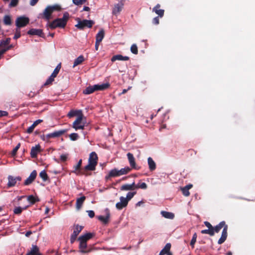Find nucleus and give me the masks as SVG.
Returning <instances> with one entry per match:
<instances>
[{
    "mask_svg": "<svg viewBox=\"0 0 255 255\" xmlns=\"http://www.w3.org/2000/svg\"><path fill=\"white\" fill-rule=\"evenodd\" d=\"M40 177L44 180H47L48 178L47 174L45 170H42L39 174Z\"/></svg>",
    "mask_w": 255,
    "mask_h": 255,
    "instance_id": "39",
    "label": "nucleus"
},
{
    "mask_svg": "<svg viewBox=\"0 0 255 255\" xmlns=\"http://www.w3.org/2000/svg\"><path fill=\"white\" fill-rule=\"evenodd\" d=\"M227 225H226L225 222L224 221H222L215 227H213L212 229L214 231V234L215 233H218L222 228H224Z\"/></svg>",
    "mask_w": 255,
    "mask_h": 255,
    "instance_id": "26",
    "label": "nucleus"
},
{
    "mask_svg": "<svg viewBox=\"0 0 255 255\" xmlns=\"http://www.w3.org/2000/svg\"><path fill=\"white\" fill-rule=\"evenodd\" d=\"M204 224L205 225V226L208 228V229H213V227L211 225V224L207 222V221H205L204 222Z\"/></svg>",
    "mask_w": 255,
    "mask_h": 255,
    "instance_id": "57",
    "label": "nucleus"
},
{
    "mask_svg": "<svg viewBox=\"0 0 255 255\" xmlns=\"http://www.w3.org/2000/svg\"><path fill=\"white\" fill-rule=\"evenodd\" d=\"M26 255H40L38 248L35 245H32L30 251L27 253Z\"/></svg>",
    "mask_w": 255,
    "mask_h": 255,
    "instance_id": "25",
    "label": "nucleus"
},
{
    "mask_svg": "<svg viewBox=\"0 0 255 255\" xmlns=\"http://www.w3.org/2000/svg\"><path fill=\"white\" fill-rule=\"evenodd\" d=\"M93 234L88 233L80 236L78 238V241H81L87 243V241L91 239L93 237Z\"/></svg>",
    "mask_w": 255,
    "mask_h": 255,
    "instance_id": "15",
    "label": "nucleus"
},
{
    "mask_svg": "<svg viewBox=\"0 0 255 255\" xmlns=\"http://www.w3.org/2000/svg\"><path fill=\"white\" fill-rule=\"evenodd\" d=\"M69 17V14L66 12L64 13L63 17L57 18L52 22H48L46 25L48 28L51 29H55L56 28H64L66 25L67 20Z\"/></svg>",
    "mask_w": 255,
    "mask_h": 255,
    "instance_id": "1",
    "label": "nucleus"
},
{
    "mask_svg": "<svg viewBox=\"0 0 255 255\" xmlns=\"http://www.w3.org/2000/svg\"><path fill=\"white\" fill-rule=\"evenodd\" d=\"M7 115V113L5 111H0V117L6 116Z\"/></svg>",
    "mask_w": 255,
    "mask_h": 255,
    "instance_id": "60",
    "label": "nucleus"
},
{
    "mask_svg": "<svg viewBox=\"0 0 255 255\" xmlns=\"http://www.w3.org/2000/svg\"><path fill=\"white\" fill-rule=\"evenodd\" d=\"M41 151L40 146L39 144H37L35 146L31 148L30 155L31 157L35 158L37 156V154Z\"/></svg>",
    "mask_w": 255,
    "mask_h": 255,
    "instance_id": "17",
    "label": "nucleus"
},
{
    "mask_svg": "<svg viewBox=\"0 0 255 255\" xmlns=\"http://www.w3.org/2000/svg\"><path fill=\"white\" fill-rule=\"evenodd\" d=\"M94 86L96 91H102L108 88L109 86V84L108 83H104L95 85Z\"/></svg>",
    "mask_w": 255,
    "mask_h": 255,
    "instance_id": "27",
    "label": "nucleus"
},
{
    "mask_svg": "<svg viewBox=\"0 0 255 255\" xmlns=\"http://www.w3.org/2000/svg\"><path fill=\"white\" fill-rule=\"evenodd\" d=\"M86 197L84 196L81 197L77 199L76 203V207L77 210H79L81 209L82 206V205L85 200Z\"/></svg>",
    "mask_w": 255,
    "mask_h": 255,
    "instance_id": "24",
    "label": "nucleus"
},
{
    "mask_svg": "<svg viewBox=\"0 0 255 255\" xmlns=\"http://www.w3.org/2000/svg\"><path fill=\"white\" fill-rule=\"evenodd\" d=\"M70 139L72 141H75L78 139L79 135L76 133H72L69 135Z\"/></svg>",
    "mask_w": 255,
    "mask_h": 255,
    "instance_id": "42",
    "label": "nucleus"
},
{
    "mask_svg": "<svg viewBox=\"0 0 255 255\" xmlns=\"http://www.w3.org/2000/svg\"><path fill=\"white\" fill-rule=\"evenodd\" d=\"M128 60H129V57L128 56H123L120 54L114 56L111 59V61L112 62H114L116 60L127 61Z\"/></svg>",
    "mask_w": 255,
    "mask_h": 255,
    "instance_id": "22",
    "label": "nucleus"
},
{
    "mask_svg": "<svg viewBox=\"0 0 255 255\" xmlns=\"http://www.w3.org/2000/svg\"><path fill=\"white\" fill-rule=\"evenodd\" d=\"M27 33L30 35H37L39 36H41L42 34V30L40 29H31Z\"/></svg>",
    "mask_w": 255,
    "mask_h": 255,
    "instance_id": "29",
    "label": "nucleus"
},
{
    "mask_svg": "<svg viewBox=\"0 0 255 255\" xmlns=\"http://www.w3.org/2000/svg\"><path fill=\"white\" fill-rule=\"evenodd\" d=\"M27 208V207H25V208H22L20 207H16L14 209V213L15 214H19L21 213L22 211L24 209H25Z\"/></svg>",
    "mask_w": 255,
    "mask_h": 255,
    "instance_id": "45",
    "label": "nucleus"
},
{
    "mask_svg": "<svg viewBox=\"0 0 255 255\" xmlns=\"http://www.w3.org/2000/svg\"><path fill=\"white\" fill-rule=\"evenodd\" d=\"M2 42V44L6 45L8 44L10 42V38H7L5 40L1 41Z\"/></svg>",
    "mask_w": 255,
    "mask_h": 255,
    "instance_id": "61",
    "label": "nucleus"
},
{
    "mask_svg": "<svg viewBox=\"0 0 255 255\" xmlns=\"http://www.w3.org/2000/svg\"><path fill=\"white\" fill-rule=\"evenodd\" d=\"M105 211L106 214V216H100L98 217V218L99 220H100L104 223H107L109 221L110 216V211L108 209H106Z\"/></svg>",
    "mask_w": 255,
    "mask_h": 255,
    "instance_id": "18",
    "label": "nucleus"
},
{
    "mask_svg": "<svg viewBox=\"0 0 255 255\" xmlns=\"http://www.w3.org/2000/svg\"><path fill=\"white\" fill-rule=\"evenodd\" d=\"M197 237V236L196 233H195L193 236L192 239L190 242V245L192 247V248H194V245L196 242Z\"/></svg>",
    "mask_w": 255,
    "mask_h": 255,
    "instance_id": "47",
    "label": "nucleus"
},
{
    "mask_svg": "<svg viewBox=\"0 0 255 255\" xmlns=\"http://www.w3.org/2000/svg\"><path fill=\"white\" fill-rule=\"evenodd\" d=\"M170 248L171 244L170 243L166 244L164 248L160 251L159 255H164L166 254V253L170 251Z\"/></svg>",
    "mask_w": 255,
    "mask_h": 255,
    "instance_id": "30",
    "label": "nucleus"
},
{
    "mask_svg": "<svg viewBox=\"0 0 255 255\" xmlns=\"http://www.w3.org/2000/svg\"><path fill=\"white\" fill-rule=\"evenodd\" d=\"M3 22L5 25H10L11 24L10 16L9 15H5L3 17Z\"/></svg>",
    "mask_w": 255,
    "mask_h": 255,
    "instance_id": "36",
    "label": "nucleus"
},
{
    "mask_svg": "<svg viewBox=\"0 0 255 255\" xmlns=\"http://www.w3.org/2000/svg\"><path fill=\"white\" fill-rule=\"evenodd\" d=\"M81 164H82V160L80 159L78 161L77 164L75 166V171L78 170L79 169L80 166H81Z\"/></svg>",
    "mask_w": 255,
    "mask_h": 255,
    "instance_id": "54",
    "label": "nucleus"
},
{
    "mask_svg": "<svg viewBox=\"0 0 255 255\" xmlns=\"http://www.w3.org/2000/svg\"><path fill=\"white\" fill-rule=\"evenodd\" d=\"M105 36V31L104 29H101L99 32L97 34L96 38V41L101 42Z\"/></svg>",
    "mask_w": 255,
    "mask_h": 255,
    "instance_id": "28",
    "label": "nucleus"
},
{
    "mask_svg": "<svg viewBox=\"0 0 255 255\" xmlns=\"http://www.w3.org/2000/svg\"><path fill=\"white\" fill-rule=\"evenodd\" d=\"M77 238V236H75L74 235H71L70 237V242L71 244H73L76 240Z\"/></svg>",
    "mask_w": 255,
    "mask_h": 255,
    "instance_id": "56",
    "label": "nucleus"
},
{
    "mask_svg": "<svg viewBox=\"0 0 255 255\" xmlns=\"http://www.w3.org/2000/svg\"><path fill=\"white\" fill-rule=\"evenodd\" d=\"M130 51L131 52L134 54H136L138 53L137 47L135 44H133L130 47Z\"/></svg>",
    "mask_w": 255,
    "mask_h": 255,
    "instance_id": "40",
    "label": "nucleus"
},
{
    "mask_svg": "<svg viewBox=\"0 0 255 255\" xmlns=\"http://www.w3.org/2000/svg\"><path fill=\"white\" fill-rule=\"evenodd\" d=\"M147 163L150 171H153L156 169V163L151 157H149L147 158Z\"/></svg>",
    "mask_w": 255,
    "mask_h": 255,
    "instance_id": "23",
    "label": "nucleus"
},
{
    "mask_svg": "<svg viewBox=\"0 0 255 255\" xmlns=\"http://www.w3.org/2000/svg\"><path fill=\"white\" fill-rule=\"evenodd\" d=\"M183 194L185 196H188L190 195L189 190L185 187L181 188Z\"/></svg>",
    "mask_w": 255,
    "mask_h": 255,
    "instance_id": "50",
    "label": "nucleus"
},
{
    "mask_svg": "<svg viewBox=\"0 0 255 255\" xmlns=\"http://www.w3.org/2000/svg\"><path fill=\"white\" fill-rule=\"evenodd\" d=\"M88 213V216L90 217V218H93L95 216V213L92 210H89L87 211Z\"/></svg>",
    "mask_w": 255,
    "mask_h": 255,
    "instance_id": "55",
    "label": "nucleus"
},
{
    "mask_svg": "<svg viewBox=\"0 0 255 255\" xmlns=\"http://www.w3.org/2000/svg\"><path fill=\"white\" fill-rule=\"evenodd\" d=\"M55 77H56L51 74L50 77L46 81L45 85L51 84L54 81Z\"/></svg>",
    "mask_w": 255,
    "mask_h": 255,
    "instance_id": "49",
    "label": "nucleus"
},
{
    "mask_svg": "<svg viewBox=\"0 0 255 255\" xmlns=\"http://www.w3.org/2000/svg\"><path fill=\"white\" fill-rule=\"evenodd\" d=\"M70 118L76 116L77 118L84 116L82 111L81 110H71L67 115Z\"/></svg>",
    "mask_w": 255,
    "mask_h": 255,
    "instance_id": "11",
    "label": "nucleus"
},
{
    "mask_svg": "<svg viewBox=\"0 0 255 255\" xmlns=\"http://www.w3.org/2000/svg\"><path fill=\"white\" fill-rule=\"evenodd\" d=\"M21 179V177L19 176H17L16 177H14L12 176H8V183H7V186L8 187H12L14 186L17 181H20Z\"/></svg>",
    "mask_w": 255,
    "mask_h": 255,
    "instance_id": "10",
    "label": "nucleus"
},
{
    "mask_svg": "<svg viewBox=\"0 0 255 255\" xmlns=\"http://www.w3.org/2000/svg\"><path fill=\"white\" fill-rule=\"evenodd\" d=\"M79 242V252L83 254L89 253L91 252V249L88 248L87 244L86 243L78 241Z\"/></svg>",
    "mask_w": 255,
    "mask_h": 255,
    "instance_id": "9",
    "label": "nucleus"
},
{
    "mask_svg": "<svg viewBox=\"0 0 255 255\" xmlns=\"http://www.w3.org/2000/svg\"><path fill=\"white\" fill-rule=\"evenodd\" d=\"M27 200L30 203L33 204L35 203L36 202L38 201L39 199L36 197H35L33 195H30L27 197Z\"/></svg>",
    "mask_w": 255,
    "mask_h": 255,
    "instance_id": "37",
    "label": "nucleus"
},
{
    "mask_svg": "<svg viewBox=\"0 0 255 255\" xmlns=\"http://www.w3.org/2000/svg\"><path fill=\"white\" fill-rule=\"evenodd\" d=\"M84 60V58L83 56L80 55L78 57H77L74 62V64L73 67H75V66L81 64Z\"/></svg>",
    "mask_w": 255,
    "mask_h": 255,
    "instance_id": "34",
    "label": "nucleus"
},
{
    "mask_svg": "<svg viewBox=\"0 0 255 255\" xmlns=\"http://www.w3.org/2000/svg\"><path fill=\"white\" fill-rule=\"evenodd\" d=\"M227 230H228V226H225V227L224 228V229L222 231L221 237L218 240V243L219 244H222L226 240L227 237Z\"/></svg>",
    "mask_w": 255,
    "mask_h": 255,
    "instance_id": "16",
    "label": "nucleus"
},
{
    "mask_svg": "<svg viewBox=\"0 0 255 255\" xmlns=\"http://www.w3.org/2000/svg\"><path fill=\"white\" fill-rule=\"evenodd\" d=\"M201 233L203 234H209L210 236H213L214 235V231L213 229H208L207 230H203L201 231Z\"/></svg>",
    "mask_w": 255,
    "mask_h": 255,
    "instance_id": "38",
    "label": "nucleus"
},
{
    "mask_svg": "<svg viewBox=\"0 0 255 255\" xmlns=\"http://www.w3.org/2000/svg\"><path fill=\"white\" fill-rule=\"evenodd\" d=\"M160 5L159 4H157L154 6L152 11L155 12L156 14L158 15V16L160 17H162L164 15V10L163 9H160Z\"/></svg>",
    "mask_w": 255,
    "mask_h": 255,
    "instance_id": "20",
    "label": "nucleus"
},
{
    "mask_svg": "<svg viewBox=\"0 0 255 255\" xmlns=\"http://www.w3.org/2000/svg\"><path fill=\"white\" fill-rule=\"evenodd\" d=\"M87 0H72L73 3L77 5H82L86 2Z\"/></svg>",
    "mask_w": 255,
    "mask_h": 255,
    "instance_id": "43",
    "label": "nucleus"
},
{
    "mask_svg": "<svg viewBox=\"0 0 255 255\" xmlns=\"http://www.w3.org/2000/svg\"><path fill=\"white\" fill-rule=\"evenodd\" d=\"M131 170V168L128 166L119 170L114 168L111 170L109 173L108 177H115L128 174Z\"/></svg>",
    "mask_w": 255,
    "mask_h": 255,
    "instance_id": "4",
    "label": "nucleus"
},
{
    "mask_svg": "<svg viewBox=\"0 0 255 255\" xmlns=\"http://www.w3.org/2000/svg\"><path fill=\"white\" fill-rule=\"evenodd\" d=\"M136 194L135 192H128L127 194L126 197L125 198L127 200V201L128 202L130 200H131L134 195Z\"/></svg>",
    "mask_w": 255,
    "mask_h": 255,
    "instance_id": "41",
    "label": "nucleus"
},
{
    "mask_svg": "<svg viewBox=\"0 0 255 255\" xmlns=\"http://www.w3.org/2000/svg\"><path fill=\"white\" fill-rule=\"evenodd\" d=\"M67 157H68V154H62L60 156V159L62 161H65L67 160Z\"/></svg>",
    "mask_w": 255,
    "mask_h": 255,
    "instance_id": "53",
    "label": "nucleus"
},
{
    "mask_svg": "<svg viewBox=\"0 0 255 255\" xmlns=\"http://www.w3.org/2000/svg\"><path fill=\"white\" fill-rule=\"evenodd\" d=\"M131 88V87H128V89H124L123 90V92L122 93V94H125L128 90H129V89H130Z\"/></svg>",
    "mask_w": 255,
    "mask_h": 255,
    "instance_id": "63",
    "label": "nucleus"
},
{
    "mask_svg": "<svg viewBox=\"0 0 255 255\" xmlns=\"http://www.w3.org/2000/svg\"><path fill=\"white\" fill-rule=\"evenodd\" d=\"M66 131H67L66 129H63V130H58V131H54L53 132L47 134L46 135V137L47 138H49L59 137L61 135H62L63 133H64L65 132H66Z\"/></svg>",
    "mask_w": 255,
    "mask_h": 255,
    "instance_id": "14",
    "label": "nucleus"
},
{
    "mask_svg": "<svg viewBox=\"0 0 255 255\" xmlns=\"http://www.w3.org/2000/svg\"><path fill=\"white\" fill-rule=\"evenodd\" d=\"M20 35H21V34H20V29L16 28L15 29V33L14 35L13 38L15 39H16L18 38L19 37H20Z\"/></svg>",
    "mask_w": 255,
    "mask_h": 255,
    "instance_id": "48",
    "label": "nucleus"
},
{
    "mask_svg": "<svg viewBox=\"0 0 255 255\" xmlns=\"http://www.w3.org/2000/svg\"><path fill=\"white\" fill-rule=\"evenodd\" d=\"M42 120H38L35 121L33 124L27 130V132L28 133H31L33 131L34 128L39 123H40Z\"/></svg>",
    "mask_w": 255,
    "mask_h": 255,
    "instance_id": "32",
    "label": "nucleus"
},
{
    "mask_svg": "<svg viewBox=\"0 0 255 255\" xmlns=\"http://www.w3.org/2000/svg\"><path fill=\"white\" fill-rule=\"evenodd\" d=\"M137 188H141L142 189H145L147 188V185L144 182L141 183V184H139L136 185H135V189H137Z\"/></svg>",
    "mask_w": 255,
    "mask_h": 255,
    "instance_id": "46",
    "label": "nucleus"
},
{
    "mask_svg": "<svg viewBox=\"0 0 255 255\" xmlns=\"http://www.w3.org/2000/svg\"><path fill=\"white\" fill-rule=\"evenodd\" d=\"M20 143H18L16 146L13 149L12 151V156H14L16 154V152L17 151V150L19 149V148L20 147Z\"/></svg>",
    "mask_w": 255,
    "mask_h": 255,
    "instance_id": "51",
    "label": "nucleus"
},
{
    "mask_svg": "<svg viewBox=\"0 0 255 255\" xmlns=\"http://www.w3.org/2000/svg\"><path fill=\"white\" fill-rule=\"evenodd\" d=\"M127 157L130 166L133 168H136L135 158L133 154L130 152L127 153Z\"/></svg>",
    "mask_w": 255,
    "mask_h": 255,
    "instance_id": "19",
    "label": "nucleus"
},
{
    "mask_svg": "<svg viewBox=\"0 0 255 255\" xmlns=\"http://www.w3.org/2000/svg\"><path fill=\"white\" fill-rule=\"evenodd\" d=\"M153 23L154 24H158L159 23V19L158 17H155L153 19Z\"/></svg>",
    "mask_w": 255,
    "mask_h": 255,
    "instance_id": "58",
    "label": "nucleus"
},
{
    "mask_svg": "<svg viewBox=\"0 0 255 255\" xmlns=\"http://www.w3.org/2000/svg\"><path fill=\"white\" fill-rule=\"evenodd\" d=\"M95 88L94 85L88 87L85 90L83 91V93L84 94H90L95 91Z\"/></svg>",
    "mask_w": 255,
    "mask_h": 255,
    "instance_id": "35",
    "label": "nucleus"
},
{
    "mask_svg": "<svg viewBox=\"0 0 255 255\" xmlns=\"http://www.w3.org/2000/svg\"><path fill=\"white\" fill-rule=\"evenodd\" d=\"M100 43V42H98V41H96V42H95V49H96V50H98Z\"/></svg>",
    "mask_w": 255,
    "mask_h": 255,
    "instance_id": "62",
    "label": "nucleus"
},
{
    "mask_svg": "<svg viewBox=\"0 0 255 255\" xmlns=\"http://www.w3.org/2000/svg\"><path fill=\"white\" fill-rule=\"evenodd\" d=\"M98 163V156L95 152H92L89 156L88 164L85 167L87 170L93 171Z\"/></svg>",
    "mask_w": 255,
    "mask_h": 255,
    "instance_id": "2",
    "label": "nucleus"
},
{
    "mask_svg": "<svg viewBox=\"0 0 255 255\" xmlns=\"http://www.w3.org/2000/svg\"><path fill=\"white\" fill-rule=\"evenodd\" d=\"M90 8H89L88 6H84V7H83V11H89V10H90Z\"/></svg>",
    "mask_w": 255,
    "mask_h": 255,
    "instance_id": "64",
    "label": "nucleus"
},
{
    "mask_svg": "<svg viewBox=\"0 0 255 255\" xmlns=\"http://www.w3.org/2000/svg\"><path fill=\"white\" fill-rule=\"evenodd\" d=\"M39 0H30V4L31 6H34L38 1Z\"/></svg>",
    "mask_w": 255,
    "mask_h": 255,
    "instance_id": "59",
    "label": "nucleus"
},
{
    "mask_svg": "<svg viewBox=\"0 0 255 255\" xmlns=\"http://www.w3.org/2000/svg\"><path fill=\"white\" fill-rule=\"evenodd\" d=\"M83 229V227L81 226L76 225L74 227L73 232L72 235L77 236L79 235V234L81 232L82 230Z\"/></svg>",
    "mask_w": 255,
    "mask_h": 255,
    "instance_id": "33",
    "label": "nucleus"
},
{
    "mask_svg": "<svg viewBox=\"0 0 255 255\" xmlns=\"http://www.w3.org/2000/svg\"><path fill=\"white\" fill-rule=\"evenodd\" d=\"M135 189V184L134 182H133L131 184H124L122 185L121 187V190L124 191H128V190H134Z\"/></svg>",
    "mask_w": 255,
    "mask_h": 255,
    "instance_id": "21",
    "label": "nucleus"
},
{
    "mask_svg": "<svg viewBox=\"0 0 255 255\" xmlns=\"http://www.w3.org/2000/svg\"><path fill=\"white\" fill-rule=\"evenodd\" d=\"M124 5V4L122 3H118L115 4L113 9L112 13L116 15L119 14L122 10Z\"/></svg>",
    "mask_w": 255,
    "mask_h": 255,
    "instance_id": "12",
    "label": "nucleus"
},
{
    "mask_svg": "<svg viewBox=\"0 0 255 255\" xmlns=\"http://www.w3.org/2000/svg\"><path fill=\"white\" fill-rule=\"evenodd\" d=\"M87 123L86 118L84 116L76 118L75 121L73 123L72 128L75 130L84 129Z\"/></svg>",
    "mask_w": 255,
    "mask_h": 255,
    "instance_id": "5",
    "label": "nucleus"
},
{
    "mask_svg": "<svg viewBox=\"0 0 255 255\" xmlns=\"http://www.w3.org/2000/svg\"><path fill=\"white\" fill-rule=\"evenodd\" d=\"M37 173L35 170H33L30 174L29 176L25 180L24 185H28L30 184L35 179Z\"/></svg>",
    "mask_w": 255,
    "mask_h": 255,
    "instance_id": "13",
    "label": "nucleus"
},
{
    "mask_svg": "<svg viewBox=\"0 0 255 255\" xmlns=\"http://www.w3.org/2000/svg\"><path fill=\"white\" fill-rule=\"evenodd\" d=\"M161 214L163 217L167 219H172L174 217V215L171 212L162 211Z\"/></svg>",
    "mask_w": 255,
    "mask_h": 255,
    "instance_id": "31",
    "label": "nucleus"
},
{
    "mask_svg": "<svg viewBox=\"0 0 255 255\" xmlns=\"http://www.w3.org/2000/svg\"><path fill=\"white\" fill-rule=\"evenodd\" d=\"M29 21V18L25 16H20L17 17L15 20L16 28L20 29V27L26 26L28 23Z\"/></svg>",
    "mask_w": 255,
    "mask_h": 255,
    "instance_id": "7",
    "label": "nucleus"
},
{
    "mask_svg": "<svg viewBox=\"0 0 255 255\" xmlns=\"http://www.w3.org/2000/svg\"><path fill=\"white\" fill-rule=\"evenodd\" d=\"M60 68H61V64L60 63L56 66V67L54 69V71L52 73V75H53V76L56 77L57 76V75L58 74V73H59Z\"/></svg>",
    "mask_w": 255,
    "mask_h": 255,
    "instance_id": "44",
    "label": "nucleus"
},
{
    "mask_svg": "<svg viewBox=\"0 0 255 255\" xmlns=\"http://www.w3.org/2000/svg\"><path fill=\"white\" fill-rule=\"evenodd\" d=\"M120 202L117 203L116 204V207L118 210H122L127 207L128 202L125 197L123 196H121L120 198Z\"/></svg>",
    "mask_w": 255,
    "mask_h": 255,
    "instance_id": "8",
    "label": "nucleus"
},
{
    "mask_svg": "<svg viewBox=\"0 0 255 255\" xmlns=\"http://www.w3.org/2000/svg\"><path fill=\"white\" fill-rule=\"evenodd\" d=\"M18 2V0H11L9 3V5L12 7L15 6L17 4Z\"/></svg>",
    "mask_w": 255,
    "mask_h": 255,
    "instance_id": "52",
    "label": "nucleus"
},
{
    "mask_svg": "<svg viewBox=\"0 0 255 255\" xmlns=\"http://www.w3.org/2000/svg\"><path fill=\"white\" fill-rule=\"evenodd\" d=\"M94 22L91 20H78V23L75 25V26L79 29H83L86 27L88 28H90L94 24Z\"/></svg>",
    "mask_w": 255,
    "mask_h": 255,
    "instance_id": "6",
    "label": "nucleus"
},
{
    "mask_svg": "<svg viewBox=\"0 0 255 255\" xmlns=\"http://www.w3.org/2000/svg\"><path fill=\"white\" fill-rule=\"evenodd\" d=\"M61 9L60 6L58 4L48 5L45 8L43 12V17L46 20L49 21L51 19V15L52 13L54 11H59Z\"/></svg>",
    "mask_w": 255,
    "mask_h": 255,
    "instance_id": "3",
    "label": "nucleus"
}]
</instances>
